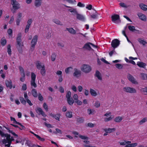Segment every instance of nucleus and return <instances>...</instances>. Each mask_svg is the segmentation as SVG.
Here are the masks:
<instances>
[{
    "label": "nucleus",
    "instance_id": "f257e3e1",
    "mask_svg": "<svg viewBox=\"0 0 147 147\" xmlns=\"http://www.w3.org/2000/svg\"><path fill=\"white\" fill-rule=\"evenodd\" d=\"M0 135L2 137H5L6 139L3 140L1 142L3 144H5V146L9 147L11 142L15 140L14 138L11 137L10 134H4L3 132L0 130Z\"/></svg>",
    "mask_w": 147,
    "mask_h": 147
},
{
    "label": "nucleus",
    "instance_id": "f03ea898",
    "mask_svg": "<svg viewBox=\"0 0 147 147\" xmlns=\"http://www.w3.org/2000/svg\"><path fill=\"white\" fill-rule=\"evenodd\" d=\"M81 71L85 74H88L92 71V68L91 66L87 64H83L80 66Z\"/></svg>",
    "mask_w": 147,
    "mask_h": 147
},
{
    "label": "nucleus",
    "instance_id": "7ed1b4c3",
    "mask_svg": "<svg viewBox=\"0 0 147 147\" xmlns=\"http://www.w3.org/2000/svg\"><path fill=\"white\" fill-rule=\"evenodd\" d=\"M11 4L12 5V8L11 10L13 13H15L16 10L21 7L20 4L16 0H11Z\"/></svg>",
    "mask_w": 147,
    "mask_h": 147
},
{
    "label": "nucleus",
    "instance_id": "20e7f679",
    "mask_svg": "<svg viewBox=\"0 0 147 147\" xmlns=\"http://www.w3.org/2000/svg\"><path fill=\"white\" fill-rule=\"evenodd\" d=\"M104 116L108 117L104 119V121L105 122H107L111 120L114 118V116L112 115L111 113L110 112H107L104 115Z\"/></svg>",
    "mask_w": 147,
    "mask_h": 147
},
{
    "label": "nucleus",
    "instance_id": "39448f33",
    "mask_svg": "<svg viewBox=\"0 0 147 147\" xmlns=\"http://www.w3.org/2000/svg\"><path fill=\"white\" fill-rule=\"evenodd\" d=\"M123 90L124 92L131 93H135L136 92V90L135 89L127 86L123 87Z\"/></svg>",
    "mask_w": 147,
    "mask_h": 147
},
{
    "label": "nucleus",
    "instance_id": "423d86ee",
    "mask_svg": "<svg viewBox=\"0 0 147 147\" xmlns=\"http://www.w3.org/2000/svg\"><path fill=\"white\" fill-rule=\"evenodd\" d=\"M31 85L32 86H33L34 88H36L37 87V85L35 83V80L36 78V74L34 73H32L31 75Z\"/></svg>",
    "mask_w": 147,
    "mask_h": 147
},
{
    "label": "nucleus",
    "instance_id": "0eeeda50",
    "mask_svg": "<svg viewBox=\"0 0 147 147\" xmlns=\"http://www.w3.org/2000/svg\"><path fill=\"white\" fill-rule=\"evenodd\" d=\"M5 129L8 131L9 133H11V134L13 135L14 136L15 138L17 139L16 140V143H19L20 142V140H19L18 135L16 134L13 131L11 130L8 127H5Z\"/></svg>",
    "mask_w": 147,
    "mask_h": 147
},
{
    "label": "nucleus",
    "instance_id": "6e6552de",
    "mask_svg": "<svg viewBox=\"0 0 147 147\" xmlns=\"http://www.w3.org/2000/svg\"><path fill=\"white\" fill-rule=\"evenodd\" d=\"M139 19L141 20L146 22L147 21V17L146 16L141 12H138L137 13Z\"/></svg>",
    "mask_w": 147,
    "mask_h": 147
},
{
    "label": "nucleus",
    "instance_id": "1a4fd4ad",
    "mask_svg": "<svg viewBox=\"0 0 147 147\" xmlns=\"http://www.w3.org/2000/svg\"><path fill=\"white\" fill-rule=\"evenodd\" d=\"M90 92L91 95L93 97H96L100 94L99 92L97 89L90 88Z\"/></svg>",
    "mask_w": 147,
    "mask_h": 147
},
{
    "label": "nucleus",
    "instance_id": "9d476101",
    "mask_svg": "<svg viewBox=\"0 0 147 147\" xmlns=\"http://www.w3.org/2000/svg\"><path fill=\"white\" fill-rule=\"evenodd\" d=\"M38 36H35L33 38L31 42V49L33 50L37 41Z\"/></svg>",
    "mask_w": 147,
    "mask_h": 147
},
{
    "label": "nucleus",
    "instance_id": "9b49d317",
    "mask_svg": "<svg viewBox=\"0 0 147 147\" xmlns=\"http://www.w3.org/2000/svg\"><path fill=\"white\" fill-rule=\"evenodd\" d=\"M81 71L77 68L74 69V72L73 76L75 77L78 78L80 76L81 74Z\"/></svg>",
    "mask_w": 147,
    "mask_h": 147
},
{
    "label": "nucleus",
    "instance_id": "f8f14e48",
    "mask_svg": "<svg viewBox=\"0 0 147 147\" xmlns=\"http://www.w3.org/2000/svg\"><path fill=\"white\" fill-rule=\"evenodd\" d=\"M91 47L94 48H96L97 47L91 43H86L84 46V48L87 50H90L91 49Z\"/></svg>",
    "mask_w": 147,
    "mask_h": 147
},
{
    "label": "nucleus",
    "instance_id": "ddd939ff",
    "mask_svg": "<svg viewBox=\"0 0 147 147\" xmlns=\"http://www.w3.org/2000/svg\"><path fill=\"white\" fill-rule=\"evenodd\" d=\"M112 21L115 23H117V21L119 20L120 17L119 15L114 14L111 16Z\"/></svg>",
    "mask_w": 147,
    "mask_h": 147
},
{
    "label": "nucleus",
    "instance_id": "4468645a",
    "mask_svg": "<svg viewBox=\"0 0 147 147\" xmlns=\"http://www.w3.org/2000/svg\"><path fill=\"white\" fill-rule=\"evenodd\" d=\"M127 78L128 80L131 82L132 83L135 84H138V82L131 75H128Z\"/></svg>",
    "mask_w": 147,
    "mask_h": 147
},
{
    "label": "nucleus",
    "instance_id": "2eb2a0df",
    "mask_svg": "<svg viewBox=\"0 0 147 147\" xmlns=\"http://www.w3.org/2000/svg\"><path fill=\"white\" fill-rule=\"evenodd\" d=\"M5 84L6 87L10 89H11L12 88H15V85L13 86L12 81L11 80H6L5 81Z\"/></svg>",
    "mask_w": 147,
    "mask_h": 147
},
{
    "label": "nucleus",
    "instance_id": "dca6fc26",
    "mask_svg": "<svg viewBox=\"0 0 147 147\" xmlns=\"http://www.w3.org/2000/svg\"><path fill=\"white\" fill-rule=\"evenodd\" d=\"M76 17L77 19L83 21H85L86 20V17L84 15L78 13L76 15Z\"/></svg>",
    "mask_w": 147,
    "mask_h": 147
},
{
    "label": "nucleus",
    "instance_id": "f3484780",
    "mask_svg": "<svg viewBox=\"0 0 147 147\" xmlns=\"http://www.w3.org/2000/svg\"><path fill=\"white\" fill-rule=\"evenodd\" d=\"M35 110L36 113L38 114H41L43 117H45L46 116V115L41 108L37 107L36 108Z\"/></svg>",
    "mask_w": 147,
    "mask_h": 147
},
{
    "label": "nucleus",
    "instance_id": "a211bd4d",
    "mask_svg": "<svg viewBox=\"0 0 147 147\" xmlns=\"http://www.w3.org/2000/svg\"><path fill=\"white\" fill-rule=\"evenodd\" d=\"M119 44V42L117 39H115L113 40L111 43V45L114 48H116Z\"/></svg>",
    "mask_w": 147,
    "mask_h": 147
},
{
    "label": "nucleus",
    "instance_id": "6ab92c4d",
    "mask_svg": "<svg viewBox=\"0 0 147 147\" xmlns=\"http://www.w3.org/2000/svg\"><path fill=\"white\" fill-rule=\"evenodd\" d=\"M95 76L99 80L102 81L103 78L101 74L98 71H96L95 74Z\"/></svg>",
    "mask_w": 147,
    "mask_h": 147
},
{
    "label": "nucleus",
    "instance_id": "aec40b11",
    "mask_svg": "<svg viewBox=\"0 0 147 147\" xmlns=\"http://www.w3.org/2000/svg\"><path fill=\"white\" fill-rule=\"evenodd\" d=\"M139 6L140 9L142 11H147V5L143 3H140Z\"/></svg>",
    "mask_w": 147,
    "mask_h": 147
},
{
    "label": "nucleus",
    "instance_id": "412c9836",
    "mask_svg": "<svg viewBox=\"0 0 147 147\" xmlns=\"http://www.w3.org/2000/svg\"><path fill=\"white\" fill-rule=\"evenodd\" d=\"M138 42L140 44L142 45L143 46H145L147 44L146 41L143 38H139L137 39Z\"/></svg>",
    "mask_w": 147,
    "mask_h": 147
},
{
    "label": "nucleus",
    "instance_id": "4be33fe9",
    "mask_svg": "<svg viewBox=\"0 0 147 147\" xmlns=\"http://www.w3.org/2000/svg\"><path fill=\"white\" fill-rule=\"evenodd\" d=\"M17 47L18 49H20L22 46V43L21 42V40L20 38H18L17 39Z\"/></svg>",
    "mask_w": 147,
    "mask_h": 147
},
{
    "label": "nucleus",
    "instance_id": "5701e85b",
    "mask_svg": "<svg viewBox=\"0 0 147 147\" xmlns=\"http://www.w3.org/2000/svg\"><path fill=\"white\" fill-rule=\"evenodd\" d=\"M104 130L105 132L108 133H111L115 131L116 129L115 128H108L105 129Z\"/></svg>",
    "mask_w": 147,
    "mask_h": 147
},
{
    "label": "nucleus",
    "instance_id": "b1692460",
    "mask_svg": "<svg viewBox=\"0 0 147 147\" xmlns=\"http://www.w3.org/2000/svg\"><path fill=\"white\" fill-rule=\"evenodd\" d=\"M36 67L38 69H40L42 67H45V66L44 64H42L40 62L38 61L36 63Z\"/></svg>",
    "mask_w": 147,
    "mask_h": 147
},
{
    "label": "nucleus",
    "instance_id": "393cba45",
    "mask_svg": "<svg viewBox=\"0 0 147 147\" xmlns=\"http://www.w3.org/2000/svg\"><path fill=\"white\" fill-rule=\"evenodd\" d=\"M67 7L69 8L70 9H68V10L71 13H74L76 14V15H77L78 12L77 11V9L76 8H74L71 7L67 6Z\"/></svg>",
    "mask_w": 147,
    "mask_h": 147
},
{
    "label": "nucleus",
    "instance_id": "a878e982",
    "mask_svg": "<svg viewBox=\"0 0 147 147\" xmlns=\"http://www.w3.org/2000/svg\"><path fill=\"white\" fill-rule=\"evenodd\" d=\"M123 119V117L121 116H117L114 119V121L117 123H119L121 122Z\"/></svg>",
    "mask_w": 147,
    "mask_h": 147
},
{
    "label": "nucleus",
    "instance_id": "bb28decb",
    "mask_svg": "<svg viewBox=\"0 0 147 147\" xmlns=\"http://www.w3.org/2000/svg\"><path fill=\"white\" fill-rule=\"evenodd\" d=\"M66 30L68 31L69 33L71 34H76V31L73 28H66Z\"/></svg>",
    "mask_w": 147,
    "mask_h": 147
},
{
    "label": "nucleus",
    "instance_id": "cd10ccee",
    "mask_svg": "<svg viewBox=\"0 0 147 147\" xmlns=\"http://www.w3.org/2000/svg\"><path fill=\"white\" fill-rule=\"evenodd\" d=\"M73 69V67H67L65 69V72L66 74H69L72 72Z\"/></svg>",
    "mask_w": 147,
    "mask_h": 147
},
{
    "label": "nucleus",
    "instance_id": "c85d7f7f",
    "mask_svg": "<svg viewBox=\"0 0 147 147\" xmlns=\"http://www.w3.org/2000/svg\"><path fill=\"white\" fill-rule=\"evenodd\" d=\"M138 144L137 143L135 142L134 143H131V142L130 141V143L128 144L125 146L126 147H136L138 146Z\"/></svg>",
    "mask_w": 147,
    "mask_h": 147
},
{
    "label": "nucleus",
    "instance_id": "c756f323",
    "mask_svg": "<svg viewBox=\"0 0 147 147\" xmlns=\"http://www.w3.org/2000/svg\"><path fill=\"white\" fill-rule=\"evenodd\" d=\"M140 78L142 80H147V74L144 73H141L140 74Z\"/></svg>",
    "mask_w": 147,
    "mask_h": 147
},
{
    "label": "nucleus",
    "instance_id": "7c9ffc66",
    "mask_svg": "<svg viewBox=\"0 0 147 147\" xmlns=\"http://www.w3.org/2000/svg\"><path fill=\"white\" fill-rule=\"evenodd\" d=\"M42 3V0H35L34 2V5L36 7H40Z\"/></svg>",
    "mask_w": 147,
    "mask_h": 147
},
{
    "label": "nucleus",
    "instance_id": "2f4dec72",
    "mask_svg": "<svg viewBox=\"0 0 147 147\" xmlns=\"http://www.w3.org/2000/svg\"><path fill=\"white\" fill-rule=\"evenodd\" d=\"M137 64L139 67L142 68H144L146 66L145 63L141 61L138 62Z\"/></svg>",
    "mask_w": 147,
    "mask_h": 147
},
{
    "label": "nucleus",
    "instance_id": "473e14b6",
    "mask_svg": "<svg viewBox=\"0 0 147 147\" xmlns=\"http://www.w3.org/2000/svg\"><path fill=\"white\" fill-rule=\"evenodd\" d=\"M119 143L121 145H127L128 144L130 143V141L128 140H124L121 142H119Z\"/></svg>",
    "mask_w": 147,
    "mask_h": 147
},
{
    "label": "nucleus",
    "instance_id": "72a5a7b5",
    "mask_svg": "<svg viewBox=\"0 0 147 147\" xmlns=\"http://www.w3.org/2000/svg\"><path fill=\"white\" fill-rule=\"evenodd\" d=\"M147 121V117H145L140 120L139 122V124L140 125H143L144 123Z\"/></svg>",
    "mask_w": 147,
    "mask_h": 147
},
{
    "label": "nucleus",
    "instance_id": "f704fd0d",
    "mask_svg": "<svg viewBox=\"0 0 147 147\" xmlns=\"http://www.w3.org/2000/svg\"><path fill=\"white\" fill-rule=\"evenodd\" d=\"M129 58L130 59L129 61V63H131L133 65L136 64L135 62L132 60L137 59V58H134L131 57H129Z\"/></svg>",
    "mask_w": 147,
    "mask_h": 147
},
{
    "label": "nucleus",
    "instance_id": "c9c22d12",
    "mask_svg": "<svg viewBox=\"0 0 147 147\" xmlns=\"http://www.w3.org/2000/svg\"><path fill=\"white\" fill-rule=\"evenodd\" d=\"M32 94L33 96L34 97H37L38 96V94L37 91L34 89H33L31 91Z\"/></svg>",
    "mask_w": 147,
    "mask_h": 147
},
{
    "label": "nucleus",
    "instance_id": "e433bc0d",
    "mask_svg": "<svg viewBox=\"0 0 147 147\" xmlns=\"http://www.w3.org/2000/svg\"><path fill=\"white\" fill-rule=\"evenodd\" d=\"M65 116L67 118H71L72 117V112L69 111L65 113Z\"/></svg>",
    "mask_w": 147,
    "mask_h": 147
},
{
    "label": "nucleus",
    "instance_id": "4c0bfd02",
    "mask_svg": "<svg viewBox=\"0 0 147 147\" xmlns=\"http://www.w3.org/2000/svg\"><path fill=\"white\" fill-rule=\"evenodd\" d=\"M128 28L129 30L131 32H134L136 31L134 26L129 25L128 26Z\"/></svg>",
    "mask_w": 147,
    "mask_h": 147
},
{
    "label": "nucleus",
    "instance_id": "58836bf2",
    "mask_svg": "<svg viewBox=\"0 0 147 147\" xmlns=\"http://www.w3.org/2000/svg\"><path fill=\"white\" fill-rule=\"evenodd\" d=\"M51 115L54 117L56 120L59 121V118L60 117V114H56L55 115H53L51 114Z\"/></svg>",
    "mask_w": 147,
    "mask_h": 147
},
{
    "label": "nucleus",
    "instance_id": "ea45409f",
    "mask_svg": "<svg viewBox=\"0 0 147 147\" xmlns=\"http://www.w3.org/2000/svg\"><path fill=\"white\" fill-rule=\"evenodd\" d=\"M12 30L11 28L9 29L7 31V33L9 38H11L12 36Z\"/></svg>",
    "mask_w": 147,
    "mask_h": 147
},
{
    "label": "nucleus",
    "instance_id": "a19ab883",
    "mask_svg": "<svg viewBox=\"0 0 147 147\" xmlns=\"http://www.w3.org/2000/svg\"><path fill=\"white\" fill-rule=\"evenodd\" d=\"M68 103L70 105H72L74 103V100L72 98H70L67 99Z\"/></svg>",
    "mask_w": 147,
    "mask_h": 147
},
{
    "label": "nucleus",
    "instance_id": "79ce46f5",
    "mask_svg": "<svg viewBox=\"0 0 147 147\" xmlns=\"http://www.w3.org/2000/svg\"><path fill=\"white\" fill-rule=\"evenodd\" d=\"M23 16V13L22 12H19L17 14L16 18L22 20Z\"/></svg>",
    "mask_w": 147,
    "mask_h": 147
},
{
    "label": "nucleus",
    "instance_id": "37998d69",
    "mask_svg": "<svg viewBox=\"0 0 147 147\" xmlns=\"http://www.w3.org/2000/svg\"><path fill=\"white\" fill-rule=\"evenodd\" d=\"M116 67L118 69H121L123 68V65L121 64H116L115 65Z\"/></svg>",
    "mask_w": 147,
    "mask_h": 147
},
{
    "label": "nucleus",
    "instance_id": "c03bdc74",
    "mask_svg": "<svg viewBox=\"0 0 147 147\" xmlns=\"http://www.w3.org/2000/svg\"><path fill=\"white\" fill-rule=\"evenodd\" d=\"M53 22L56 24L62 25V24L59 20L56 19H54L53 20Z\"/></svg>",
    "mask_w": 147,
    "mask_h": 147
},
{
    "label": "nucleus",
    "instance_id": "a18cd8bd",
    "mask_svg": "<svg viewBox=\"0 0 147 147\" xmlns=\"http://www.w3.org/2000/svg\"><path fill=\"white\" fill-rule=\"evenodd\" d=\"M56 57V55L55 53H53L51 57V59L52 61H55Z\"/></svg>",
    "mask_w": 147,
    "mask_h": 147
},
{
    "label": "nucleus",
    "instance_id": "49530a36",
    "mask_svg": "<svg viewBox=\"0 0 147 147\" xmlns=\"http://www.w3.org/2000/svg\"><path fill=\"white\" fill-rule=\"evenodd\" d=\"M1 43L2 45L3 46L5 45L6 43V39L4 38H2L1 41Z\"/></svg>",
    "mask_w": 147,
    "mask_h": 147
},
{
    "label": "nucleus",
    "instance_id": "de8ad7c7",
    "mask_svg": "<svg viewBox=\"0 0 147 147\" xmlns=\"http://www.w3.org/2000/svg\"><path fill=\"white\" fill-rule=\"evenodd\" d=\"M94 107L96 108L99 107L100 106V102L98 101H95L94 104Z\"/></svg>",
    "mask_w": 147,
    "mask_h": 147
},
{
    "label": "nucleus",
    "instance_id": "09e8293b",
    "mask_svg": "<svg viewBox=\"0 0 147 147\" xmlns=\"http://www.w3.org/2000/svg\"><path fill=\"white\" fill-rule=\"evenodd\" d=\"M40 72L41 75L43 76H45V74L46 71L45 67H43L42 68L40 69Z\"/></svg>",
    "mask_w": 147,
    "mask_h": 147
},
{
    "label": "nucleus",
    "instance_id": "8fccbe9b",
    "mask_svg": "<svg viewBox=\"0 0 147 147\" xmlns=\"http://www.w3.org/2000/svg\"><path fill=\"white\" fill-rule=\"evenodd\" d=\"M71 91H67L66 95L67 99L71 98Z\"/></svg>",
    "mask_w": 147,
    "mask_h": 147
},
{
    "label": "nucleus",
    "instance_id": "3c124183",
    "mask_svg": "<svg viewBox=\"0 0 147 147\" xmlns=\"http://www.w3.org/2000/svg\"><path fill=\"white\" fill-rule=\"evenodd\" d=\"M7 52L9 55H11V46L8 45L7 47Z\"/></svg>",
    "mask_w": 147,
    "mask_h": 147
},
{
    "label": "nucleus",
    "instance_id": "603ef678",
    "mask_svg": "<svg viewBox=\"0 0 147 147\" xmlns=\"http://www.w3.org/2000/svg\"><path fill=\"white\" fill-rule=\"evenodd\" d=\"M141 91L145 94L147 95V87H145L144 88H142L141 89Z\"/></svg>",
    "mask_w": 147,
    "mask_h": 147
},
{
    "label": "nucleus",
    "instance_id": "864d4df0",
    "mask_svg": "<svg viewBox=\"0 0 147 147\" xmlns=\"http://www.w3.org/2000/svg\"><path fill=\"white\" fill-rule=\"evenodd\" d=\"M43 107L44 109L46 111H47L48 110V107L47 104L45 102L43 103Z\"/></svg>",
    "mask_w": 147,
    "mask_h": 147
},
{
    "label": "nucleus",
    "instance_id": "5fc2aeb1",
    "mask_svg": "<svg viewBox=\"0 0 147 147\" xmlns=\"http://www.w3.org/2000/svg\"><path fill=\"white\" fill-rule=\"evenodd\" d=\"M14 18L13 16L11 17L9 23L10 24H12L14 22Z\"/></svg>",
    "mask_w": 147,
    "mask_h": 147
},
{
    "label": "nucleus",
    "instance_id": "6e6d98bb",
    "mask_svg": "<svg viewBox=\"0 0 147 147\" xmlns=\"http://www.w3.org/2000/svg\"><path fill=\"white\" fill-rule=\"evenodd\" d=\"M73 134L74 135L75 137L76 138L79 137L80 134L77 132L74 131L73 132Z\"/></svg>",
    "mask_w": 147,
    "mask_h": 147
},
{
    "label": "nucleus",
    "instance_id": "4d7b16f0",
    "mask_svg": "<svg viewBox=\"0 0 147 147\" xmlns=\"http://www.w3.org/2000/svg\"><path fill=\"white\" fill-rule=\"evenodd\" d=\"M10 120L11 121H12L15 124H18L19 122H17L15 118L13 117H10Z\"/></svg>",
    "mask_w": 147,
    "mask_h": 147
},
{
    "label": "nucleus",
    "instance_id": "13d9d810",
    "mask_svg": "<svg viewBox=\"0 0 147 147\" xmlns=\"http://www.w3.org/2000/svg\"><path fill=\"white\" fill-rule=\"evenodd\" d=\"M22 20L16 18V24L17 26L20 25V22Z\"/></svg>",
    "mask_w": 147,
    "mask_h": 147
},
{
    "label": "nucleus",
    "instance_id": "bf43d9fd",
    "mask_svg": "<svg viewBox=\"0 0 147 147\" xmlns=\"http://www.w3.org/2000/svg\"><path fill=\"white\" fill-rule=\"evenodd\" d=\"M39 140H40L41 141L43 142L45 141V139L41 137L38 135L36 134L35 136Z\"/></svg>",
    "mask_w": 147,
    "mask_h": 147
},
{
    "label": "nucleus",
    "instance_id": "052dcab7",
    "mask_svg": "<svg viewBox=\"0 0 147 147\" xmlns=\"http://www.w3.org/2000/svg\"><path fill=\"white\" fill-rule=\"evenodd\" d=\"M39 140H40L41 141L43 142L45 141V139L41 137L38 135L36 134L35 136Z\"/></svg>",
    "mask_w": 147,
    "mask_h": 147
},
{
    "label": "nucleus",
    "instance_id": "680f3d73",
    "mask_svg": "<svg viewBox=\"0 0 147 147\" xmlns=\"http://www.w3.org/2000/svg\"><path fill=\"white\" fill-rule=\"evenodd\" d=\"M56 74L59 77L62 76V72L60 70H58L57 71Z\"/></svg>",
    "mask_w": 147,
    "mask_h": 147
},
{
    "label": "nucleus",
    "instance_id": "e2e57ef3",
    "mask_svg": "<svg viewBox=\"0 0 147 147\" xmlns=\"http://www.w3.org/2000/svg\"><path fill=\"white\" fill-rule=\"evenodd\" d=\"M75 102L78 105H81L82 104V102L78 99L76 100Z\"/></svg>",
    "mask_w": 147,
    "mask_h": 147
},
{
    "label": "nucleus",
    "instance_id": "0e129e2a",
    "mask_svg": "<svg viewBox=\"0 0 147 147\" xmlns=\"http://www.w3.org/2000/svg\"><path fill=\"white\" fill-rule=\"evenodd\" d=\"M20 74L21 75H25L24 70L23 68L22 67H20L19 68Z\"/></svg>",
    "mask_w": 147,
    "mask_h": 147
},
{
    "label": "nucleus",
    "instance_id": "69168bd1",
    "mask_svg": "<svg viewBox=\"0 0 147 147\" xmlns=\"http://www.w3.org/2000/svg\"><path fill=\"white\" fill-rule=\"evenodd\" d=\"M27 85L26 84H23L22 85V90L23 91L26 90L27 89Z\"/></svg>",
    "mask_w": 147,
    "mask_h": 147
},
{
    "label": "nucleus",
    "instance_id": "338daca9",
    "mask_svg": "<svg viewBox=\"0 0 147 147\" xmlns=\"http://www.w3.org/2000/svg\"><path fill=\"white\" fill-rule=\"evenodd\" d=\"M119 5L123 7L126 8L127 7V5L121 2L119 3Z\"/></svg>",
    "mask_w": 147,
    "mask_h": 147
},
{
    "label": "nucleus",
    "instance_id": "774afa93",
    "mask_svg": "<svg viewBox=\"0 0 147 147\" xmlns=\"http://www.w3.org/2000/svg\"><path fill=\"white\" fill-rule=\"evenodd\" d=\"M95 125V124L91 123H89L87 124V126L90 127H93Z\"/></svg>",
    "mask_w": 147,
    "mask_h": 147
}]
</instances>
